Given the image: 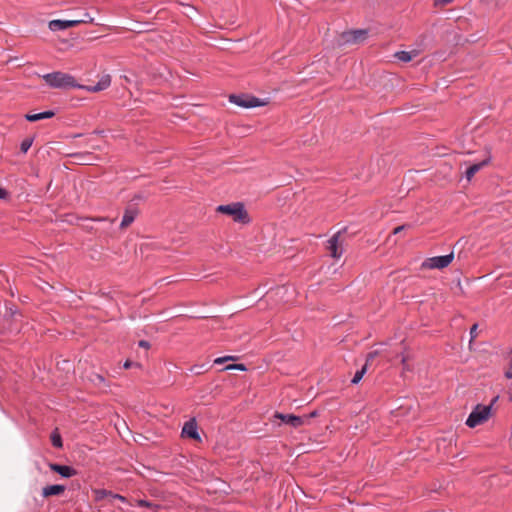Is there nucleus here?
<instances>
[{
  "label": "nucleus",
  "mask_w": 512,
  "mask_h": 512,
  "mask_svg": "<svg viewBox=\"0 0 512 512\" xmlns=\"http://www.w3.org/2000/svg\"><path fill=\"white\" fill-rule=\"evenodd\" d=\"M45 83L51 88L56 89H70V88H82V85L77 82L74 76L71 74L56 71L47 73L42 76Z\"/></svg>",
  "instance_id": "f257e3e1"
},
{
  "label": "nucleus",
  "mask_w": 512,
  "mask_h": 512,
  "mask_svg": "<svg viewBox=\"0 0 512 512\" xmlns=\"http://www.w3.org/2000/svg\"><path fill=\"white\" fill-rule=\"evenodd\" d=\"M495 413V410H491V406L477 404L467 417L465 424L469 428H475L486 423Z\"/></svg>",
  "instance_id": "f03ea898"
},
{
  "label": "nucleus",
  "mask_w": 512,
  "mask_h": 512,
  "mask_svg": "<svg viewBox=\"0 0 512 512\" xmlns=\"http://www.w3.org/2000/svg\"><path fill=\"white\" fill-rule=\"evenodd\" d=\"M216 211L231 216L235 222L245 224L249 223L250 221L249 215L245 210L243 203L241 202H235L227 205H219L216 208Z\"/></svg>",
  "instance_id": "7ed1b4c3"
},
{
  "label": "nucleus",
  "mask_w": 512,
  "mask_h": 512,
  "mask_svg": "<svg viewBox=\"0 0 512 512\" xmlns=\"http://www.w3.org/2000/svg\"><path fill=\"white\" fill-rule=\"evenodd\" d=\"M454 260V253L451 252L447 255L443 256H435L429 257L425 259L421 264L422 270H434V269H444L448 267L452 261Z\"/></svg>",
  "instance_id": "20e7f679"
},
{
  "label": "nucleus",
  "mask_w": 512,
  "mask_h": 512,
  "mask_svg": "<svg viewBox=\"0 0 512 512\" xmlns=\"http://www.w3.org/2000/svg\"><path fill=\"white\" fill-rule=\"evenodd\" d=\"M229 101L243 108H255L266 105V102L252 95H230Z\"/></svg>",
  "instance_id": "39448f33"
},
{
  "label": "nucleus",
  "mask_w": 512,
  "mask_h": 512,
  "mask_svg": "<svg viewBox=\"0 0 512 512\" xmlns=\"http://www.w3.org/2000/svg\"><path fill=\"white\" fill-rule=\"evenodd\" d=\"M344 43L355 44L363 42L367 37V31L363 29L347 31L342 34Z\"/></svg>",
  "instance_id": "423d86ee"
},
{
  "label": "nucleus",
  "mask_w": 512,
  "mask_h": 512,
  "mask_svg": "<svg viewBox=\"0 0 512 512\" xmlns=\"http://www.w3.org/2000/svg\"><path fill=\"white\" fill-rule=\"evenodd\" d=\"M340 232L334 234L327 241V249L330 252L331 257L335 259H339L343 255V248L339 244Z\"/></svg>",
  "instance_id": "0eeeda50"
},
{
  "label": "nucleus",
  "mask_w": 512,
  "mask_h": 512,
  "mask_svg": "<svg viewBox=\"0 0 512 512\" xmlns=\"http://www.w3.org/2000/svg\"><path fill=\"white\" fill-rule=\"evenodd\" d=\"M85 22L84 20H51L48 24V27L51 31H61L66 30L68 28L77 26L80 23Z\"/></svg>",
  "instance_id": "6e6552de"
},
{
  "label": "nucleus",
  "mask_w": 512,
  "mask_h": 512,
  "mask_svg": "<svg viewBox=\"0 0 512 512\" xmlns=\"http://www.w3.org/2000/svg\"><path fill=\"white\" fill-rule=\"evenodd\" d=\"M181 434L183 437H188L197 441L201 440V437L198 433V425L194 418L185 422Z\"/></svg>",
  "instance_id": "1a4fd4ad"
},
{
  "label": "nucleus",
  "mask_w": 512,
  "mask_h": 512,
  "mask_svg": "<svg viewBox=\"0 0 512 512\" xmlns=\"http://www.w3.org/2000/svg\"><path fill=\"white\" fill-rule=\"evenodd\" d=\"M274 417L280 419L283 423L288 424L294 428L300 427L305 423V419L303 417L293 414H283L276 412Z\"/></svg>",
  "instance_id": "9d476101"
},
{
  "label": "nucleus",
  "mask_w": 512,
  "mask_h": 512,
  "mask_svg": "<svg viewBox=\"0 0 512 512\" xmlns=\"http://www.w3.org/2000/svg\"><path fill=\"white\" fill-rule=\"evenodd\" d=\"M139 211L136 207L129 206L125 209L124 215L120 224V228L125 229L130 226L136 217L138 216Z\"/></svg>",
  "instance_id": "9b49d317"
},
{
  "label": "nucleus",
  "mask_w": 512,
  "mask_h": 512,
  "mask_svg": "<svg viewBox=\"0 0 512 512\" xmlns=\"http://www.w3.org/2000/svg\"><path fill=\"white\" fill-rule=\"evenodd\" d=\"M111 84V78L109 75H105L103 76L98 82L97 84L95 85H90V86H86V85H82V88L83 90H86L88 92H92V93H95V92H99V91H102V90H105L107 89Z\"/></svg>",
  "instance_id": "f8f14e48"
},
{
  "label": "nucleus",
  "mask_w": 512,
  "mask_h": 512,
  "mask_svg": "<svg viewBox=\"0 0 512 512\" xmlns=\"http://www.w3.org/2000/svg\"><path fill=\"white\" fill-rule=\"evenodd\" d=\"M49 468L52 471L60 474L62 477H65V478H69V477L76 475L75 469H73L70 466L51 463V464H49Z\"/></svg>",
  "instance_id": "ddd939ff"
},
{
  "label": "nucleus",
  "mask_w": 512,
  "mask_h": 512,
  "mask_svg": "<svg viewBox=\"0 0 512 512\" xmlns=\"http://www.w3.org/2000/svg\"><path fill=\"white\" fill-rule=\"evenodd\" d=\"M490 162V158L488 159H485L479 163H476V164H473L471 165L470 167H468V169L466 170V179L468 181H470L474 175L481 169L483 168L484 166L488 165V163Z\"/></svg>",
  "instance_id": "4468645a"
},
{
  "label": "nucleus",
  "mask_w": 512,
  "mask_h": 512,
  "mask_svg": "<svg viewBox=\"0 0 512 512\" xmlns=\"http://www.w3.org/2000/svg\"><path fill=\"white\" fill-rule=\"evenodd\" d=\"M65 491V486L63 485H49L43 488L42 495L44 497H49L53 495L62 494Z\"/></svg>",
  "instance_id": "2eb2a0df"
},
{
  "label": "nucleus",
  "mask_w": 512,
  "mask_h": 512,
  "mask_svg": "<svg viewBox=\"0 0 512 512\" xmlns=\"http://www.w3.org/2000/svg\"><path fill=\"white\" fill-rule=\"evenodd\" d=\"M53 116H54L53 111H45V112L36 113V114H27L25 116V118L30 122H35V121H39L42 119L51 118Z\"/></svg>",
  "instance_id": "dca6fc26"
},
{
  "label": "nucleus",
  "mask_w": 512,
  "mask_h": 512,
  "mask_svg": "<svg viewBox=\"0 0 512 512\" xmlns=\"http://www.w3.org/2000/svg\"><path fill=\"white\" fill-rule=\"evenodd\" d=\"M417 55L416 52H409V51H399L395 53V57L402 62H410L415 56Z\"/></svg>",
  "instance_id": "f3484780"
},
{
  "label": "nucleus",
  "mask_w": 512,
  "mask_h": 512,
  "mask_svg": "<svg viewBox=\"0 0 512 512\" xmlns=\"http://www.w3.org/2000/svg\"><path fill=\"white\" fill-rule=\"evenodd\" d=\"M93 493L96 501H101L106 497H112V492L106 489H95Z\"/></svg>",
  "instance_id": "a211bd4d"
},
{
  "label": "nucleus",
  "mask_w": 512,
  "mask_h": 512,
  "mask_svg": "<svg viewBox=\"0 0 512 512\" xmlns=\"http://www.w3.org/2000/svg\"><path fill=\"white\" fill-rule=\"evenodd\" d=\"M365 373H366V365H364L361 370H358L355 373L354 377L351 380L352 384L359 383L361 381V379L363 378Z\"/></svg>",
  "instance_id": "6ab92c4d"
},
{
  "label": "nucleus",
  "mask_w": 512,
  "mask_h": 512,
  "mask_svg": "<svg viewBox=\"0 0 512 512\" xmlns=\"http://www.w3.org/2000/svg\"><path fill=\"white\" fill-rule=\"evenodd\" d=\"M33 144V139L32 138H25L22 142H21V145H20V150L21 152L23 153H27V151L30 149V147L32 146Z\"/></svg>",
  "instance_id": "aec40b11"
},
{
  "label": "nucleus",
  "mask_w": 512,
  "mask_h": 512,
  "mask_svg": "<svg viewBox=\"0 0 512 512\" xmlns=\"http://www.w3.org/2000/svg\"><path fill=\"white\" fill-rule=\"evenodd\" d=\"M51 442H52V445L56 448H61L62 447V439H61V436L54 432L52 433L51 435Z\"/></svg>",
  "instance_id": "412c9836"
},
{
  "label": "nucleus",
  "mask_w": 512,
  "mask_h": 512,
  "mask_svg": "<svg viewBox=\"0 0 512 512\" xmlns=\"http://www.w3.org/2000/svg\"><path fill=\"white\" fill-rule=\"evenodd\" d=\"M238 357L237 356H232V355H227V356H223V357H218L214 360V364H222L224 362H227V361H235L237 360Z\"/></svg>",
  "instance_id": "4be33fe9"
},
{
  "label": "nucleus",
  "mask_w": 512,
  "mask_h": 512,
  "mask_svg": "<svg viewBox=\"0 0 512 512\" xmlns=\"http://www.w3.org/2000/svg\"><path fill=\"white\" fill-rule=\"evenodd\" d=\"M505 377L508 379H512V351L509 354V365L507 370L505 371Z\"/></svg>",
  "instance_id": "5701e85b"
},
{
  "label": "nucleus",
  "mask_w": 512,
  "mask_h": 512,
  "mask_svg": "<svg viewBox=\"0 0 512 512\" xmlns=\"http://www.w3.org/2000/svg\"><path fill=\"white\" fill-rule=\"evenodd\" d=\"M224 370H240L245 371L246 367L244 364H231L224 368Z\"/></svg>",
  "instance_id": "b1692460"
},
{
  "label": "nucleus",
  "mask_w": 512,
  "mask_h": 512,
  "mask_svg": "<svg viewBox=\"0 0 512 512\" xmlns=\"http://www.w3.org/2000/svg\"><path fill=\"white\" fill-rule=\"evenodd\" d=\"M137 505L140 507H145V508H153L154 507L153 503L143 500V499L138 500Z\"/></svg>",
  "instance_id": "393cba45"
},
{
  "label": "nucleus",
  "mask_w": 512,
  "mask_h": 512,
  "mask_svg": "<svg viewBox=\"0 0 512 512\" xmlns=\"http://www.w3.org/2000/svg\"><path fill=\"white\" fill-rule=\"evenodd\" d=\"M478 325L474 324L470 329L471 340L475 339L478 336Z\"/></svg>",
  "instance_id": "a878e982"
},
{
  "label": "nucleus",
  "mask_w": 512,
  "mask_h": 512,
  "mask_svg": "<svg viewBox=\"0 0 512 512\" xmlns=\"http://www.w3.org/2000/svg\"><path fill=\"white\" fill-rule=\"evenodd\" d=\"M499 400V395H496L495 397H493L490 401V403L487 405V406H491V410H495L496 409L494 408L495 404L498 402Z\"/></svg>",
  "instance_id": "bb28decb"
},
{
  "label": "nucleus",
  "mask_w": 512,
  "mask_h": 512,
  "mask_svg": "<svg viewBox=\"0 0 512 512\" xmlns=\"http://www.w3.org/2000/svg\"><path fill=\"white\" fill-rule=\"evenodd\" d=\"M112 499H118V501L126 502V498L120 494H115L112 492Z\"/></svg>",
  "instance_id": "cd10ccee"
},
{
  "label": "nucleus",
  "mask_w": 512,
  "mask_h": 512,
  "mask_svg": "<svg viewBox=\"0 0 512 512\" xmlns=\"http://www.w3.org/2000/svg\"><path fill=\"white\" fill-rule=\"evenodd\" d=\"M452 0H436V5H441V6H444V5H447L449 3H451Z\"/></svg>",
  "instance_id": "c85d7f7f"
},
{
  "label": "nucleus",
  "mask_w": 512,
  "mask_h": 512,
  "mask_svg": "<svg viewBox=\"0 0 512 512\" xmlns=\"http://www.w3.org/2000/svg\"><path fill=\"white\" fill-rule=\"evenodd\" d=\"M139 346H140V347H143V348L148 349V348L150 347V344H149V342H148V341L141 340V341L139 342Z\"/></svg>",
  "instance_id": "c756f323"
},
{
  "label": "nucleus",
  "mask_w": 512,
  "mask_h": 512,
  "mask_svg": "<svg viewBox=\"0 0 512 512\" xmlns=\"http://www.w3.org/2000/svg\"><path fill=\"white\" fill-rule=\"evenodd\" d=\"M7 196H8L7 191L0 187V199H5Z\"/></svg>",
  "instance_id": "7c9ffc66"
},
{
  "label": "nucleus",
  "mask_w": 512,
  "mask_h": 512,
  "mask_svg": "<svg viewBox=\"0 0 512 512\" xmlns=\"http://www.w3.org/2000/svg\"><path fill=\"white\" fill-rule=\"evenodd\" d=\"M405 225H401V226H397L394 230H393V234H398L400 233L402 230L405 229Z\"/></svg>",
  "instance_id": "2f4dec72"
},
{
  "label": "nucleus",
  "mask_w": 512,
  "mask_h": 512,
  "mask_svg": "<svg viewBox=\"0 0 512 512\" xmlns=\"http://www.w3.org/2000/svg\"><path fill=\"white\" fill-rule=\"evenodd\" d=\"M133 365H134V363H133L132 361H130V360H126V361L124 362V364H123V367H124L125 369H129V368H131Z\"/></svg>",
  "instance_id": "473e14b6"
},
{
  "label": "nucleus",
  "mask_w": 512,
  "mask_h": 512,
  "mask_svg": "<svg viewBox=\"0 0 512 512\" xmlns=\"http://www.w3.org/2000/svg\"><path fill=\"white\" fill-rule=\"evenodd\" d=\"M377 354H378L377 351L369 353L368 356H367V362L372 360Z\"/></svg>",
  "instance_id": "72a5a7b5"
},
{
  "label": "nucleus",
  "mask_w": 512,
  "mask_h": 512,
  "mask_svg": "<svg viewBox=\"0 0 512 512\" xmlns=\"http://www.w3.org/2000/svg\"><path fill=\"white\" fill-rule=\"evenodd\" d=\"M92 220H93V221H99V222H101V221H106V220H108V219H107L106 217H97V218H92Z\"/></svg>",
  "instance_id": "f704fd0d"
},
{
  "label": "nucleus",
  "mask_w": 512,
  "mask_h": 512,
  "mask_svg": "<svg viewBox=\"0 0 512 512\" xmlns=\"http://www.w3.org/2000/svg\"><path fill=\"white\" fill-rule=\"evenodd\" d=\"M96 379H97L99 382H104V381H105L104 377H103V376H101V375H99V374H97V375H96Z\"/></svg>",
  "instance_id": "c9c22d12"
},
{
  "label": "nucleus",
  "mask_w": 512,
  "mask_h": 512,
  "mask_svg": "<svg viewBox=\"0 0 512 512\" xmlns=\"http://www.w3.org/2000/svg\"><path fill=\"white\" fill-rule=\"evenodd\" d=\"M316 416V412H312L310 415H309V418L310 417H314ZM305 419V421L308 419V417H303Z\"/></svg>",
  "instance_id": "e433bc0d"
},
{
  "label": "nucleus",
  "mask_w": 512,
  "mask_h": 512,
  "mask_svg": "<svg viewBox=\"0 0 512 512\" xmlns=\"http://www.w3.org/2000/svg\"><path fill=\"white\" fill-rule=\"evenodd\" d=\"M402 364H403V365H405V364H406V357H405V356H403V357H402Z\"/></svg>",
  "instance_id": "4c0bfd02"
}]
</instances>
